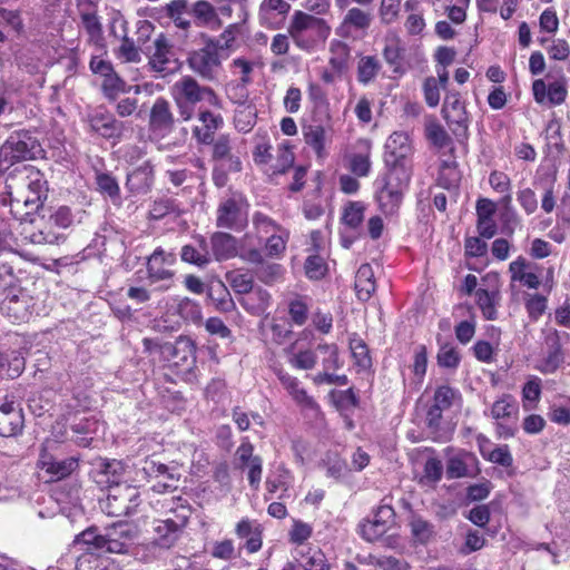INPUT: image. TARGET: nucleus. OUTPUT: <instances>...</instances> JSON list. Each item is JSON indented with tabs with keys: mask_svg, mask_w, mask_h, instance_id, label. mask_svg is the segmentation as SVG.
<instances>
[{
	"mask_svg": "<svg viewBox=\"0 0 570 570\" xmlns=\"http://www.w3.org/2000/svg\"><path fill=\"white\" fill-rule=\"evenodd\" d=\"M10 213L20 222L33 223L47 199L48 184L43 174L33 166H23L7 178Z\"/></svg>",
	"mask_w": 570,
	"mask_h": 570,
	"instance_id": "nucleus-1",
	"label": "nucleus"
},
{
	"mask_svg": "<svg viewBox=\"0 0 570 570\" xmlns=\"http://www.w3.org/2000/svg\"><path fill=\"white\" fill-rule=\"evenodd\" d=\"M137 535L138 529L135 524L118 522L107 528L105 533H100L96 528H89L77 537L76 543L101 552L128 553Z\"/></svg>",
	"mask_w": 570,
	"mask_h": 570,
	"instance_id": "nucleus-2",
	"label": "nucleus"
},
{
	"mask_svg": "<svg viewBox=\"0 0 570 570\" xmlns=\"http://www.w3.org/2000/svg\"><path fill=\"white\" fill-rule=\"evenodd\" d=\"M171 96L183 120H190L196 112V105L220 109L222 100L209 87L200 86L193 77L185 76L171 87Z\"/></svg>",
	"mask_w": 570,
	"mask_h": 570,
	"instance_id": "nucleus-3",
	"label": "nucleus"
},
{
	"mask_svg": "<svg viewBox=\"0 0 570 570\" xmlns=\"http://www.w3.org/2000/svg\"><path fill=\"white\" fill-rule=\"evenodd\" d=\"M288 35L297 48L312 51L327 40L331 27L322 18L295 11L288 26Z\"/></svg>",
	"mask_w": 570,
	"mask_h": 570,
	"instance_id": "nucleus-4",
	"label": "nucleus"
},
{
	"mask_svg": "<svg viewBox=\"0 0 570 570\" xmlns=\"http://www.w3.org/2000/svg\"><path fill=\"white\" fill-rule=\"evenodd\" d=\"M410 177V173L404 169H395L387 170L375 180V198L380 210L385 216L394 215L399 210Z\"/></svg>",
	"mask_w": 570,
	"mask_h": 570,
	"instance_id": "nucleus-5",
	"label": "nucleus"
},
{
	"mask_svg": "<svg viewBox=\"0 0 570 570\" xmlns=\"http://www.w3.org/2000/svg\"><path fill=\"white\" fill-rule=\"evenodd\" d=\"M42 153L38 140L29 132L11 135L0 148V165L8 168L16 161L37 158Z\"/></svg>",
	"mask_w": 570,
	"mask_h": 570,
	"instance_id": "nucleus-6",
	"label": "nucleus"
},
{
	"mask_svg": "<svg viewBox=\"0 0 570 570\" xmlns=\"http://www.w3.org/2000/svg\"><path fill=\"white\" fill-rule=\"evenodd\" d=\"M140 504V493L136 487L124 484L109 489L101 509L111 517H127L132 514Z\"/></svg>",
	"mask_w": 570,
	"mask_h": 570,
	"instance_id": "nucleus-7",
	"label": "nucleus"
},
{
	"mask_svg": "<svg viewBox=\"0 0 570 570\" xmlns=\"http://www.w3.org/2000/svg\"><path fill=\"white\" fill-rule=\"evenodd\" d=\"M176 257L157 248L147 261V279L149 285H156L158 291H168L175 282V272L171 269Z\"/></svg>",
	"mask_w": 570,
	"mask_h": 570,
	"instance_id": "nucleus-8",
	"label": "nucleus"
},
{
	"mask_svg": "<svg viewBox=\"0 0 570 570\" xmlns=\"http://www.w3.org/2000/svg\"><path fill=\"white\" fill-rule=\"evenodd\" d=\"M384 161L387 170L404 169L411 174L409 157L412 154L410 136L405 131H394L385 142Z\"/></svg>",
	"mask_w": 570,
	"mask_h": 570,
	"instance_id": "nucleus-9",
	"label": "nucleus"
},
{
	"mask_svg": "<svg viewBox=\"0 0 570 570\" xmlns=\"http://www.w3.org/2000/svg\"><path fill=\"white\" fill-rule=\"evenodd\" d=\"M518 413V403L509 394H504L492 404L490 415L495 421L500 438L513 436L517 429Z\"/></svg>",
	"mask_w": 570,
	"mask_h": 570,
	"instance_id": "nucleus-10",
	"label": "nucleus"
},
{
	"mask_svg": "<svg viewBox=\"0 0 570 570\" xmlns=\"http://www.w3.org/2000/svg\"><path fill=\"white\" fill-rule=\"evenodd\" d=\"M51 441H46L40 450L37 468L46 482H53L68 476L77 466L73 458L57 460L49 451Z\"/></svg>",
	"mask_w": 570,
	"mask_h": 570,
	"instance_id": "nucleus-11",
	"label": "nucleus"
},
{
	"mask_svg": "<svg viewBox=\"0 0 570 570\" xmlns=\"http://www.w3.org/2000/svg\"><path fill=\"white\" fill-rule=\"evenodd\" d=\"M247 203L242 196H233L220 203L217 209V226L240 230L247 224Z\"/></svg>",
	"mask_w": 570,
	"mask_h": 570,
	"instance_id": "nucleus-12",
	"label": "nucleus"
},
{
	"mask_svg": "<svg viewBox=\"0 0 570 570\" xmlns=\"http://www.w3.org/2000/svg\"><path fill=\"white\" fill-rule=\"evenodd\" d=\"M13 267L8 262H0V293L6 294L4 304L8 311L20 313L27 309V295L17 288Z\"/></svg>",
	"mask_w": 570,
	"mask_h": 570,
	"instance_id": "nucleus-13",
	"label": "nucleus"
},
{
	"mask_svg": "<svg viewBox=\"0 0 570 570\" xmlns=\"http://www.w3.org/2000/svg\"><path fill=\"white\" fill-rule=\"evenodd\" d=\"M235 465L237 469L247 470L249 485L257 490L263 474V460L254 454V445L248 438H244L235 452Z\"/></svg>",
	"mask_w": 570,
	"mask_h": 570,
	"instance_id": "nucleus-14",
	"label": "nucleus"
},
{
	"mask_svg": "<svg viewBox=\"0 0 570 570\" xmlns=\"http://www.w3.org/2000/svg\"><path fill=\"white\" fill-rule=\"evenodd\" d=\"M188 63L190 69L204 79H215L222 65L218 47L207 43L204 48L190 53Z\"/></svg>",
	"mask_w": 570,
	"mask_h": 570,
	"instance_id": "nucleus-15",
	"label": "nucleus"
},
{
	"mask_svg": "<svg viewBox=\"0 0 570 570\" xmlns=\"http://www.w3.org/2000/svg\"><path fill=\"white\" fill-rule=\"evenodd\" d=\"M149 66L159 73H170L178 69L179 62L169 40L159 35L149 49Z\"/></svg>",
	"mask_w": 570,
	"mask_h": 570,
	"instance_id": "nucleus-16",
	"label": "nucleus"
},
{
	"mask_svg": "<svg viewBox=\"0 0 570 570\" xmlns=\"http://www.w3.org/2000/svg\"><path fill=\"white\" fill-rule=\"evenodd\" d=\"M142 345L144 350L148 352L154 360L158 358L159 361L170 362L179 352L184 354L181 357L183 363L188 364V360H190V363L194 360L193 347L188 342H177L174 345L169 342L161 343L158 340L144 338Z\"/></svg>",
	"mask_w": 570,
	"mask_h": 570,
	"instance_id": "nucleus-17",
	"label": "nucleus"
},
{
	"mask_svg": "<svg viewBox=\"0 0 570 570\" xmlns=\"http://www.w3.org/2000/svg\"><path fill=\"white\" fill-rule=\"evenodd\" d=\"M372 19L371 12L353 7L347 10L335 32L344 39H357L371 27Z\"/></svg>",
	"mask_w": 570,
	"mask_h": 570,
	"instance_id": "nucleus-18",
	"label": "nucleus"
},
{
	"mask_svg": "<svg viewBox=\"0 0 570 570\" xmlns=\"http://www.w3.org/2000/svg\"><path fill=\"white\" fill-rule=\"evenodd\" d=\"M187 522L186 514L177 515V519L156 520L154 522L153 543L163 549L171 548L179 539Z\"/></svg>",
	"mask_w": 570,
	"mask_h": 570,
	"instance_id": "nucleus-19",
	"label": "nucleus"
},
{
	"mask_svg": "<svg viewBox=\"0 0 570 570\" xmlns=\"http://www.w3.org/2000/svg\"><path fill=\"white\" fill-rule=\"evenodd\" d=\"M174 124L175 118L169 102L164 98L156 99L150 110V134L156 138H164L171 132Z\"/></svg>",
	"mask_w": 570,
	"mask_h": 570,
	"instance_id": "nucleus-20",
	"label": "nucleus"
},
{
	"mask_svg": "<svg viewBox=\"0 0 570 570\" xmlns=\"http://www.w3.org/2000/svg\"><path fill=\"white\" fill-rule=\"evenodd\" d=\"M394 511L390 505H381L372 520H365L360 524V534L368 542L380 539L387 530V524L393 521Z\"/></svg>",
	"mask_w": 570,
	"mask_h": 570,
	"instance_id": "nucleus-21",
	"label": "nucleus"
},
{
	"mask_svg": "<svg viewBox=\"0 0 570 570\" xmlns=\"http://www.w3.org/2000/svg\"><path fill=\"white\" fill-rule=\"evenodd\" d=\"M532 92L535 102L541 105L549 102L552 106L563 104L568 96L566 80L563 78L550 85H547L542 79H537L532 83Z\"/></svg>",
	"mask_w": 570,
	"mask_h": 570,
	"instance_id": "nucleus-22",
	"label": "nucleus"
},
{
	"mask_svg": "<svg viewBox=\"0 0 570 570\" xmlns=\"http://www.w3.org/2000/svg\"><path fill=\"white\" fill-rule=\"evenodd\" d=\"M289 10L291 4L285 0H263L258 9L259 23L269 29H278Z\"/></svg>",
	"mask_w": 570,
	"mask_h": 570,
	"instance_id": "nucleus-23",
	"label": "nucleus"
},
{
	"mask_svg": "<svg viewBox=\"0 0 570 570\" xmlns=\"http://www.w3.org/2000/svg\"><path fill=\"white\" fill-rule=\"evenodd\" d=\"M24 417L21 407L13 401L0 404V435L11 438L23 430Z\"/></svg>",
	"mask_w": 570,
	"mask_h": 570,
	"instance_id": "nucleus-24",
	"label": "nucleus"
},
{
	"mask_svg": "<svg viewBox=\"0 0 570 570\" xmlns=\"http://www.w3.org/2000/svg\"><path fill=\"white\" fill-rule=\"evenodd\" d=\"M275 373L282 386L287 391L295 403L305 409L318 410L317 403L307 394L302 386V382L296 376L291 375L282 368L276 370Z\"/></svg>",
	"mask_w": 570,
	"mask_h": 570,
	"instance_id": "nucleus-25",
	"label": "nucleus"
},
{
	"mask_svg": "<svg viewBox=\"0 0 570 570\" xmlns=\"http://www.w3.org/2000/svg\"><path fill=\"white\" fill-rule=\"evenodd\" d=\"M548 343L549 348L547 354L541 360H539L534 366V368L541 372L542 374L554 373L564 362V355L557 331H554L548 337Z\"/></svg>",
	"mask_w": 570,
	"mask_h": 570,
	"instance_id": "nucleus-26",
	"label": "nucleus"
},
{
	"mask_svg": "<svg viewBox=\"0 0 570 570\" xmlns=\"http://www.w3.org/2000/svg\"><path fill=\"white\" fill-rule=\"evenodd\" d=\"M80 19L83 29L88 35L89 42L102 46V27L94 6L86 1L79 2Z\"/></svg>",
	"mask_w": 570,
	"mask_h": 570,
	"instance_id": "nucleus-27",
	"label": "nucleus"
},
{
	"mask_svg": "<svg viewBox=\"0 0 570 570\" xmlns=\"http://www.w3.org/2000/svg\"><path fill=\"white\" fill-rule=\"evenodd\" d=\"M509 273L511 283H520L521 285L537 289L540 286V278L532 269L531 264L522 256L510 263Z\"/></svg>",
	"mask_w": 570,
	"mask_h": 570,
	"instance_id": "nucleus-28",
	"label": "nucleus"
},
{
	"mask_svg": "<svg viewBox=\"0 0 570 570\" xmlns=\"http://www.w3.org/2000/svg\"><path fill=\"white\" fill-rule=\"evenodd\" d=\"M154 183V169L149 161H144L127 176V187L131 193L146 194Z\"/></svg>",
	"mask_w": 570,
	"mask_h": 570,
	"instance_id": "nucleus-29",
	"label": "nucleus"
},
{
	"mask_svg": "<svg viewBox=\"0 0 570 570\" xmlns=\"http://www.w3.org/2000/svg\"><path fill=\"white\" fill-rule=\"evenodd\" d=\"M180 256L184 262L199 267L206 266L212 261L208 243L202 236L195 238V244L185 245Z\"/></svg>",
	"mask_w": 570,
	"mask_h": 570,
	"instance_id": "nucleus-30",
	"label": "nucleus"
},
{
	"mask_svg": "<svg viewBox=\"0 0 570 570\" xmlns=\"http://www.w3.org/2000/svg\"><path fill=\"white\" fill-rule=\"evenodd\" d=\"M198 118L204 128L196 127L194 129V136L199 142L209 144L213 141L214 132L223 126V117L219 114H214L199 107Z\"/></svg>",
	"mask_w": 570,
	"mask_h": 570,
	"instance_id": "nucleus-31",
	"label": "nucleus"
},
{
	"mask_svg": "<svg viewBox=\"0 0 570 570\" xmlns=\"http://www.w3.org/2000/svg\"><path fill=\"white\" fill-rule=\"evenodd\" d=\"M443 116L449 124L458 125L459 127L466 128L468 115L464 104L461 101L458 94H449L445 97L443 108Z\"/></svg>",
	"mask_w": 570,
	"mask_h": 570,
	"instance_id": "nucleus-32",
	"label": "nucleus"
},
{
	"mask_svg": "<svg viewBox=\"0 0 570 570\" xmlns=\"http://www.w3.org/2000/svg\"><path fill=\"white\" fill-rule=\"evenodd\" d=\"M212 255L217 261H225L238 254L236 238L227 233H215L210 239Z\"/></svg>",
	"mask_w": 570,
	"mask_h": 570,
	"instance_id": "nucleus-33",
	"label": "nucleus"
},
{
	"mask_svg": "<svg viewBox=\"0 0 570 570\" xmlns=\"http://www.w3.org/2000/svg\"><path fill=\"white\" fill-rule=\"evenodd\" d=\"M476 464V458L462 451L453 454L446 462V474L450 479H460L470 474V468Z\"/></svg>",
	"mask_w": 570,
	"mask_h": 570,
	"instance_id": "nucleus-34",
	"label": "nucleus"
},
{
	"mask_svg": "<svg viewBox=\"0 0 570 570\" xmlns=\"http://www.w3.org/2000/svg\"><path fill=\"white\" fill-rule=\"evenodd\" d=\"M236 534L242 539L247 538L245 547L249 553H255L262 548V531L255 521L242 519L236 525Z\"/></svg>",
	"mask_w": 570,
	"mask_h": 570,
	"instance_id": "nucleus-35",
	"label": "nucleus"
},
{
	"mask_svg": "<svg viewBox=\"0 0 570 570\" xmlns=\"http://www.w3.org/2000/svg\"><path fill=\"white\" fill-rule=\"evenodd\" d=\"M125 474V464L121 461L111 460L106 461L100 465L97 474V482L106 484L111 489L112 487H122L121 479Z\"/></svg>",
	"mask_w": 570,
	"mask_h": 570,
	"instance_id": "nucleus-36",
	"label": "nucleus"
},
{
	"mask_svg": "<svg viewBox=\"0 0 570 570\" xmlns=\"http://www.w3.org/2000/svg\"><path fill=\"white\" fill-rule=\"evenodd\" d=\"M475 298L479 308L482 312V315L487 320H497L498 318V305L500 302V293L498 289L488 291V289H476Z\"/></svg>",
	"mask_w": 570,
	"mask_h": 570,
	"instance_id": "nucleus-37",
	"label": "nucleus"
},
{
	"mask_svg": "<svg viewBox=\"0 0 570 570\" xmlns=\"http://www.w3.org/2000/svg\"><path fill=\"white\" fill-rule=\"evenodd\" d=\"M242 306L253 315L266 312L271 304V295L263 288L252 289L240 301Z\"/></svg>",
	"mask_w": 570,
	"mask_h": 570,
	"instance_id": "nucleus-38",
	"label": "nucleus"
},
{
	"mask_svg": "<svg viewBox=\"0 0 570 570\" xmlns=\"http://www.w3.org/2000/svg\"><path fill=\"white\" fill-rule=\"evenodd\" d=\"M355 289L362 301L370 299L375 291L374 272L371 265L363 264L358 267L355 276Z\"/></svg>",
	"mask_w": 570,
	"mask_h": 570,
	"instance_id": "nucleus-39",
	"label": "nucleus"
},
{
	"mask_svg": "<svg viewBox=\"0 0 570 570\" xmlns=\"http://www.w3.org/2000/svg\"><path fill=\"white\" fill-rule=\"evenodd\" d=\"M298 553L301 557L299 564L304 570H331V564L321 549L307 547Z\"/></svg>",
	"mask_w": 570,
	"mask_h": 570,
	"instance_id": "nucleus-40",
	"label": "nucleus"
},
{
	"mask_svg": "<svg viewBox=\"0 0 570 570\" xmlns=\"http://www.w3.org/2000/svg\"><path fill=\"white\" fill-rule=\"evenodd\" d=\"M24 368V357L20 352L11 351L0 355V374L9 379L19 376Z\"/></svg>",
	"mask_w": 570,
	"mask_h": 570,
	"instance_id": "nucleus-41",
	"label": "nucleus"
},
{
	"mask_svg": "<svg viewBox=\"0 0 570 570\" xmlns=\"http://www.w3.org/2000/svg\"><path fill=\"white\" fill-rule=\"evenodd\" d=\"M542 393L541 379L530 376L522 387V407L525 411H532L537 407Z\"/></svg>",
	"mask_w": 570,
	"mask_h": 570,
	"instance_id": "nucleus-42",
	"label": "nucleus"
},
{
	"mask_svg": "<svg viewBox=\"0 0 570 570\" xmlns=\"http://www.w3.org/2000/svg\"><path fill=\"white\" fill-rule=\"evenodd\" d=\"M305 142L318 157L324 156L326 130L322 125H309L303 129Z\"/></svg>",
	"mask_w": 570,
	"mask_h": 570,
	"instance_id": "nucleus-43",
	"label": "nucleus"
},
{
	"mask_svg": "<svg viewBox=\"0 0 570 570\" xmlns=\"http://www.w3.org/2000/svg\"><path fill=\"white\" fill-rule=\"evenodd\" d=\"M330 66L335 72L342 73L347 68L350 57L347 45L340 40H333L330 45Z\"/></svg>",
	"mask_w": 570,
	"mask_h": 570,
	"instance_id": "nucleus-44",
	"label": "nucleus"
},
{
	"mask_svg": "<svg viewBox=\"0 0 570 570\" xmlns=\"http://www.w3.org/2000/svg\"><path fill=\"white\" fill-rule=\"evenodd\" d=\"M350 350L354 360V364L360 370H367L371 367L372 360L370 356L368 347L365 342L355 334L350 337Z\"/></svg>",
	"mask_w": 570,
	"mask_h": 570,
	"instance_id": "nucleus-45",
	"label": "nucleus"
},
{
	"mask_svg": "<svg viewBox=\"0 0 570 570\" xmlns=\"http://www.w3.org/2000/svg\"><path fill=\"white\" fill-rule=\"evenodd\" d=\"M288 364L296 370L308 371L315 367L317 355L313 350H302L294 352L293 347L287 350Z\"/></svg>",
	"mask_w": 570,
	"mask_h": 570,
	"instance_id": "nucleus-46",
	"label": "nucleus"
},
{
	"mask_svg": "<svg viewBox=\"0 0 570 570\" xmlns=\"http://www.w3.org/2000/svg\"><path fill=\"white\" fill-rule=\"evenodd\" d=\"M366 206L362 202H348L343 209L342 222L351 229H356L364 220Z\"/></svg>",
	"mask_w": 570,
	"mask_h": 570,
	"instance_id": "nucleus-47",
	"label": "nucleus"
},
{
	"mask_svg": "<svg viewBox=\"0 0 570 570\" xmlns=\"http://www.w3.org/2000/svg\"><path fill=\"white\" fill-rule=\"evenodd\" d=\"M295 157L291 146L281 145L277 148L275 160L269 163L268 171L271 175L284 174L294 164Z\"/></svg>",
	"mask_w": 570,
	"mask_h": 570,
	"instance_id": "nucleus-48",
	"label": "nucleus"
},
{
	"mask_svg": "<svg viewBox=\"0 0 570 570\" xmlns=\"http://www.w3.org/2000/svg\"><path fill=\"white\" fill-rule=\"evenodd\" d=\"M289 238V233L285 228L268 235L265 244V253L273 258H279L285 249Z\"/></svg>",
	"mask_w": 570,
	"mask_h": 570,
	"instance_id": "nucleus-49",
	"label": "nucleus"
},
{
	"mask_svg": "<svg viewBox=\"0 0 570 570\" xmlns=\"http://www.w3.org/2000/svg\"><path fill=\"white\" fill-rule=\"evenodd\" d=\"M191 12L200 26L215 27L218 23L214 7L206 0L196 1Z\"/></svg>",
	"mask_w": 570,
	"mask_h": 570,
	"instance_id": "nucleus-50",
	"label": "nucleus"
},
{
	"mask_svg": "<svg viewBox=\"0 0 570 570\" xmlns=\"http://www.w3.org/2000/svg\"><path fill=\"white\" fill-rule=\"evenodd\" d=\"M380 69L381 65L375 57H363L357 65V80L363 85H367L377 76Z\"/></svg>",
	"mask_w": 570,
	"mask_h": 570,
	"instance_id": "nucleus-51",
	"label": "nucleus"
},
{
	"mask_svg": "<svg viewBox=\"0 0 570 570\" xmlns=\"http://www.w3.org/2000/svg\"><path fill=\"white\" fill-rule=\"evenodd\" d=\"M272 145L266 134H257L255 138V147L253 150V159L256 165L266 166L273 160Z\"/></svg>",
	"mask_w": 570,
	"mask_h": 570,
	"instance_id": "nucleus-52",
	"label": "nucleus"
},
{
	"mask_svg": "<svg viewBox=\"0 0 570 570\" xmlns=\"http://www.w3.org/2000/svg\"><path fill=\"white\" fill-rule=\"evenodd\" d=\"M478 441L480 444L481 453L487 460L505 468L512 464L513 460L508 445L497 446L495 449L487 453L482 445V442L489 443V441L482 435L478 438Z\"/></svg>",
	"mask_w": 570,
	"mask_h": 570,
	"instance_id": "nucleus-53",
	"label": "nucleus"
},
{
	"mask_svg": "<svg viewBox=\"0 0 570 570\" xmlns=\"http://www.w3.org/2000/svg\"><path fill=\"white\" fill-rule=\"evenodd\" d=\"M309 313V306L304 297H295L288 303V315L296 326H303Z\"/></svg>",
	"mask_w": 570,
	"mask_h": 570,
	"instance_id": "nucleus-54",
	"label": "nucleus"
},
{
	"mask_svg": "<svg viewBox=\"0 0 570 570\" xmlns=\"http://www.w3.org/2000/svg\"><path fill=\"white\" fill-rule=\"evenodd\" d=\"M234 124L238 131L248 132L256 124V110L252 106L239 107L234 116Z\"/></svg>",
	"mask_w": 570,
	"mask_h": 570,
	"instance_id": "nucleus-55",
	"label": "nucleus"
},
{
	"mask_svg": "<svg viewBox=\"0 0 570 570\" xmlns=\"http://www.w3.org/2000/svg\"><path fill=\"white\" fill-rule=\"evenodd\" d=\"M317 350L325 355L322 360L323 370L332 373V371L342 367L343 363L340 360L338 350L335 344H320Z\"/></svg>",
	"mask_w": 570,
	"mask_h": 570,
	"instance_id": "nucleus-56",
	"label": "nucleus"
},
{
	"mask_svg": "<svg viewBox=\"0 0 570 570\" xmlns=\"http://www.w3.org/2000/svg\"><path fill=\"white\" fill-rule=\"evenodd\" d=\"M458 399H460V393L456 390L448 385H442L435 390L433 405L445 411L449 410Z\"/></svg>",
	"mask_w": 570,
	"mask_h": 570,
	"instance_id": "nucleus-57",
	"label": "nucleus"
},
{
	"mask_svg": "<svg viewBox=\"0 0 570 570\" xmlns=\"http://www.w3.org/2000/svg\"><path fill=\"white\" fill-rule=\"evenodd\" d=\"M436 358H438V364L441 367L451 368V370L456 368L461 361L460 353L458 352L456 347L453 346L452 344L441 345V347L438 352Z\"/></svg>",
	"mask_w": 570,
	"mask_h": 570,
	"instance_id": "nucleus-58",
	"label": "nucleus"
},
{
	"mask_svg": "<svg viewBox=\"0 0 570 570\" xmlns=\"http://www.w3.org/2000/svg\"><path fill=\"white\" fill-rule=\"evenodd\" d=\"M116 56L124 62H139L141 60V53L135 42L127 36H124L121 43L117 49Z\"/></svg>",
	"mask_w": 570,
	"mask_h": 570,
	"instance_id": "nucleus-59",
	"label": "nucleus"
},
{
	"mask_svg": "<svg viewBox=\"0 0 570 570\" xmlns=\"http://www.w3.org/2000/svg\"><path fill=\"white\" fill-rule=\"evenodd\" d=\"M348 168L358 177L367 176L371 170L370 150L351 155Z\"/></svg>",
	"mask_w": 570,
	"mask_h": 570,
	"instance_id": "nucleus-60",
	"label": "nucleus"
},
{
	"mask_svg": "<svg viewBox=\"0 0 570 570\" xmlns=\"http://www.w3.org/2000/svg\"><path fill=\"white\" fill-rule=\"evenodd\" d=\"M489 184L497 193L505 194L503 200L507 205L511 203V183L507 174L498 170L492 171L489 176Z\"/></svg>",
	"mask_w": 570,
	"mask_h": 570,
	"instance_id": "nucleus-61",
	"label": "nucleus"
},
{
	"mask_svg": "<svg viewBox=\"0 0 570 570\" xmlns=\"http://www.w3.org/2000/svg\"><path fill=\"white\" fill-rule=\"evenodd\" d=\"M401 0H381L379 17L383 24H391L399 18Z\"/></svg>",
	"mask_w": 570,
	"mask_h": 570,
	"instance_id": "nucleus-62",
	"label": "nucleus"
},
{
	"mask_svg": "<svg viewBox=\"0 0 570 570\" xmlns=\"http://www.w3.org/2000/svg\"><path fill=\"white\" fill-rule=\"evenodd\" d=\"M102 89L108 98H115L120 92L127 91V83L112 70L104 77Z\"/></svg>",
	"mask_w": 570,
	"mask_h": 570,
	"instance_id": "nucleus-63",
	"label": "nucleus"
},
{
	"mask_svg": "<svg viewBox=\"0 0 570 570\" xmlns=\"http://www.w3.org/2000/svg\"><path fill=\"white\" fill-rule=\"evenodd\" d=\"M371 564L381 570H411V564L405 560H400L391 556L370 557Z\"/></svg>",
	"mask_w": 570,
	"mask_h": 570,
	"instance_id": "nucleus-64",
	"label": "nucleus"
}]
</instances>
